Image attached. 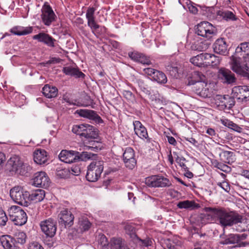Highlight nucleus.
Returning <instances> with one entry per match:
<instances>
[{
	"label": "nucleus",
	"mask_w": 249,
	"mask_h": 249,
	"mask_svg": "<svg viewBox=\"0 0 249 249\" xmlns=\"http://www.w3.org/2000/svg\"><path fill=\"white\" fill-rule=\"evenodd\" d=\"M1 244L5 249H17V246L15 244L12 236L5 235L0 238Z\"/></svg>",
	"instance_id": "30"
},
{
	"label": "nucleus",
	"mask_w": 249,
	"mask_h": 249,
	"mask_svg": "<svg viewBox=\"0 0 249 249\" xmlns=\"http://www.w3.org/2000/svg\"><path fill=\"white\" fill-rule=\"evenodd\" d=\"M205 53H200L190 59V62L194 65L199 67H205Z\"/></svg>",
	"instance_id": "35"
},
{
	"label": "nucleus",
	"mask_w": 249,
	"mask_h": 249,
	"mask_svg": "<svg viewBox=\"0 0 249 249\" xmlns=\"http://www.w3.org/2000/svg\"><path fill=\"white\" fill-rule=\"evenodd\" d=\"M78 225L81 231H86L90 228L91 223L87 217H83L79 218Z\"/></svg>",
	"instance_id": "42"
},
{
	"label": "nucleus",
	"mask_w": 249,
	"mask_h": 249,
	"mask_svg": "<svg viewBox=\"0 0 249 249\" xmlns=\"http://www.w3.org/2000/svg\"><path fill=\"white\" fill-rule=\"evenodd\" d=\"M135 134L142 139H147L148 135L146 128L139 121L133 122Z\"/></svg>",
	"instance_id": "27"
},
{
	"label": "nucleus",
	"mask_w": 249,
	"mask_h": 249,
	"mask_svg": "<svg viewBox=\"0 0 249 249\" xmlns=\"http://www.w3.org/2000/svg\"><path fill=\"white\" fill-rule=\"evenodd\" d=\"M74 215L67 209L62 210L57 216V220L60 228L67 229L73 224Z\"/></svg>",
	"instance_id": "9"
},
{
	"label": "nucleus",
	"mask_w": 249,
	"mask_h": 249,
	"mask_svg": "<svg viewBox=\"0 0 249 249\" xmlns=\"http://www.w3.org/2000/svg\"><path fill=\"white\" fill-rule=\"evenodd\" d=\"M216 14L227 21H236L237 19L235 12L233 10L229 11L226 9H222L217 11Z\"/></svg>",
	"instance_id": "28"
},
{
	"label": "nucleus",
	"mask_w": 249,
	"mask_h": 249,
	"mask_svg": "<svg viewBox=\"0 0 249 249\" xmlns=\"http://www.w3.org/2000/svg\"><path fill=\"white\" fill-rule=\"evenodd\" d=\"M46 151L44 149H37L34 153V161L38 164H45L47 161Z\"/></svg>",
	"instance_id": "29"
},
{
	"label": "nucleus",
	"mask_w": 249,
	"mask_h": 249,
	"mask_svg": "<svg viewBox=\"0 0 249 249\" xmlns=\"http://www.w3.org/2000/svg\"><path fill=\"white\" fill-rule=\"evenodd\" d=\"M123 95L127 100L133 101L135 99V96L132 92L129 90H124Z\"/></svg>",
	"instance_id": "57"
},
{
	"label": "nucleus",
	"mask_w": 249,
	"mask_h": 249,
	"mask_svg": "<svg viewBox=\"0 0 249 249\" xmlns=\"http://www.w3.org/2000/svg\"><path fill=\"white\" fill-rule=\"evenodd\" d=\"M195 33L198 36L210 39L215 33L214 28L208 21L201 22L195 27Z\"/></svg>",
	"instance_id": "8"
},
{
	"label": "nucleus",
	"mask_w": 249,
	"mask_h": 249,
	"mask_svg": "<svg viewBox=\"0 0 249 249\" xmlns=\"http://www.w3.org/2000/svg\"><path fill=\"white\" fill-rule=\"evenodd\" d=\"M7 220L8 218L5 212L2 210H0V226H5L6 224Z\"/></svg>",
	"instance_id": "54"
},
{
	"label": "nucleus",
	"mask_w": 249,
	"mask_h": 249,
	"mask_svg": "<svg viewBox=\"0 0 249 249\" xmlns=\"http://www.w3.org/2000/svg\"><path fill=\"white\" fill-rule=\"evenodd\" d=\"M15 244L18 246V245H23L26 241L27 235L23 231H18L15 232L14 237H12Z\"/></svg>",
	"instance_id": "37"
},
{
	"label": "nucleus",
	"mask_w": 249,
	"mask_h": 249,
	"mask_svg": "<svg viewBox=\"0 0 249 249\" xmlns=\"http://www.w3.org/2000/svg\"><path fill=\"white\" fill-rule=\"evenodd\" d=\"M41 18L42 22L47 26H50L56 18V16L47 2L44 4L41 9Z\"/></svg>",
	"instance_id": "13"
},
{
	"label": "nucleus",
	"mask_w": 249,
	"mask_h": 249,
	"mask_svg": "<svg viewBox=\"0 0 249 249\" xmlns=\"http://www.w3.org/2000/svg\"><path fill=\"white\" fill-rule=\"evenodd\" d=\"M188 85H195L194 90L196 93L203 98L210 97L211 93L205 76L199 71H195L188 80Z\"/></svg>",
	"instance_id": "2"
},
{
	"label": "nucleus",
	"mask_w": 249,
	"mask_h": 249,
	"mask_svg": "<svg viewBox=\"0 0 249 249\" xmlns=\"http://www.w3.org/2000/svg\"><path fill=\"white\" fill-rule=\"evenodd\" d=\"M249 55V42L241 43L236 48L234 55L230 57V60H233L236 57L241 58L243 56Z\"/></svg>",
	"instance_id": "24"
},
{
	"label": "nucleus",
	"mask_w": 249,
	"mask_h": 249,
	"mask_svg": "<svg viewBox=\"0 0 249 249\" xmlns=\"http://www.w3.org/2000/svg\"><path fill=\"white\" fill-rule=\"evenodd\" d=\"M10 219L15 224L22 226L25 224L27 220V216L25 211L20 207L12 206L9 210Z\"/></svg>",
	"instance_id": "7"
},
{
	"label": "nucleus",
	"mask_w": 249,
	"mask_h": 249,
	"mask_svg": "<svg viewBox=\"0 0 249 249\" xmlns=\"http://www.w3.org/2000/svg\"><path fill=\"white\" fill-rule=\"evenodd\" d=\"M185 159L183 157L179 158L178 157L176 160L177 162L179 163L180 167H181L182 168H183L185 171L187 170V169L188 168L186 165L185 164L184 161L185 160Z\"/></svg>",
	"instance_id": "59"
},
{
	"label": "nucleus",
	"mask_w": 249,
	"mask_h": 249,
	"mask_svg": "<svg viewBox=\"0 0 249 249\" xmlns=\"http://www.w3.org/2000/svg\"><path fill=\"white\" fill-rule=\"evenodd\" d=\"M104 162L97 160L92 161L88 167L86 178L89 181L95 182L98 180L104 170Z\"/></svg>",
	"instance_id": "6"
},
{
	"label": "nucleus",
	"mask_w": 249,
	"mask_h": 249,
	"mask_svg": "<svg viewBox=\"0 0 249 249\" xmlns=\"http://www.w3.org/2000/svg\"><path fill=\"white\" fill-rule=\"evenodd\" d=\"M143 71L145 74L152 77L153 78L157 70L152 68H147L144 69Z\"/></svg>",
	"instance_id": "58"
},
{
	"label": "nucleus",
	"mask_w": 249,
	"mask_h": 249,
	"mask_svg": "<svg viewBox=\"0 0 249 249\" xmlns=\"http://www.w3.org/2000/svg\"><path fill=\"white\" fill-rule=\"evenodd\" d=\"M231 70L241 77L249 80V55L230 60Z\"/></svg>",
	"instance_id": "3"
},
{
	"label": "nucleus",
	"mask_w": 249,
	"mask_h": 249,
	"mask_svg": "<svg viewBox=\"0 0 249 249\" xmlns=\"http://www.w3.org/2000/svg\"><path fill=\"white\" fill-rule=\"evenodd\" d=\"M99 243L103 247H107L109 244V242L106 237V236L102 234L101 235L100 239H99Z\"/></svg>",
	"instance_id": "56"
},
{
	"label": "nucleus",
	"mask_w": 249,
	"mask_h": 249,
	"mask_svg": "<svg viewBox=\"0 0 249 249\" xmlns=\"http://www.w3.org/2000/svg\"><path fill=\"white\" fill-rule=\"evenodd\" d=\"M75 114H78L80 117L94 121L97 124L104 123L103 119L97 114L95 111L87 109H77Z\"/></svg>",
	"instance_id": "19"
},
{
	"label": "nucleus",
	"mask_w": 249,
	"mask_h": 249,
	"mask_svg": "<svg viewBox=\"0 0 249 249\" xmlns=\"http://www.w3.org/2000/svg\"><path fill=\"white\" fill-rule=\"evenodd\" d=\"M110 243L111 249H129L127 246L122 243L121 238H113Z\"/></svg>",
	"instance_id": "39"
},
{
	"label": "nucleus",
	"mask_w": 249,
	"mask_h": 249,
	"mask_svg": "<svg viewBox=\"0 0 249 249\" xmlns=\"http://www.w3.org/2000/svg\"><path fill=\"white\" fill-rule=\"evenodd\" d=\"M78 152L75 151H70V153L68 157V160H67L66 163H71L73 162H76L78 161Z\"/></svg>",
	"instance_id": "46"
},
{
	"label": "nucleus",
	"mask_w": 249,
	"mask_h": 249,
	"mask_svg": "<svg viewBox=\"0 0 249 249\" xmlns=\"http://www.w3.org/2000/svg\"><path fill=\"white\" fill-rule=\"evenodd\" d=\"M61 61V59L59 58L56 57H53L51 58L49 60L46 62L47 64H57L59 63Z\"/></svg>",
	"instance_id": "62"
},
{
	"label": "nucleus",
	"mask_w": 249,
	"mask_h": 249,
	"mask_svg": "<svg viewBox=\"0 0 249 249\" xmlns=\"http://www.w3.org/2000/svg\"><path fill=\"white\" fill-rule=\"evenodd\" d=\"M20 157L18 155H13L7 160L5 165V171L9 176L17 174L20 165H22Z\"/></svg>",
	"instance_id": "12"
},
{
	"label": "nucleus",
	"mask_w": 249,
	"mask_h": 249,
	"mask_svg": "<svg viewBox=\"0 0 249 249\" xmlns=\"http://www.w3.org/2000/svg\"><path fill=\"white\" fill-rule=\"evenodd\" d=\"M70 153V151H68L66 150H62L58 156L59 159L61 161L66 163L67 160H68V157Z\"/></svg>",
	"instance_id": "53"
},
{
	"label": "nucleus",
	"mask_w": 249,
	"mask_h": 249,
	"mask_svg": "<svg viewBox=\"0 0 249 249\" xmlns=\"http://www.w3.org/2000/svg\"><path fill=\"white\" fill-rule=\"evenodd\" d=\"M214 167L225 173H229L231 170L230 166L222 162H216Z\"/></svg>",
	"instance_id": "47"
},
{
	"label": "nucleus",
	"mask_w": 249,
	"mask_h": 249,
	"mask_svg": "<svg viewBox=\"0 0 249 249\" xmlns=\"http://www.w3.org/2000/svg\"><path fill=\"white\" fill-rule=\"evenodd\" d=\"M228 45L224 38H220L216 40L213 45L214 53L223 55L228 53Z\"/></svg>",
	"instance_id": "22"
},
{
	"label": "nucleus",
	"mask_w": 249,
	"mask_h": 249,
	"mask_svg": "<svg viewBox=\"0 0 249 249\" xmlns=\"http://www.w3.org/2000/svg\"><path fill=\"white\" fill-rule=\"evenodd\" d=\"M188 8L189 11L194 14H196L198 12V9L196 6L193 4L188 5Z\"/></svg>",
	"instance_id": "61"
},
{
	"label": "nucleus",
	"mask_w": 249,
	"mask_h": 249,
	"mask_svg": "<svg viewBox=\"0 0 249 249\" xmlns=\"http://www.w3.org/2000/svg\"><path fill=\"white\" fill-rule=\"evenodd\" d=\"M207 213H201L200 218L202 224L217 223L225 228L242 223L243 216L235 211H229L223 207H205Z\"/></svg>",
	"instance_id": "1"
},
{
	"label": "nucleus",
	"mask_w": 249,
	"mask_h": 249,
	"mask_svg": "<svg viewBox=\"0 0 249 249\" xmlns=\"http://www.w3.org/2000/svg\"><path fill=\"white\" fill-rule=\"evenodd\" d=\"M21 164L22 165H20L17 174H19L22 176H28L29 174L31 173L32 170V167L28 164L24 163L23 161H22Z\"/></svg>",
	"instance_id": "41"
},
{
	"label": "nucleus",
	"mask_w": 249,
	"mask_h": 249,
	"mask_svg": "<svg viewBox=\"0 0 249 249\" xmlns=\"http://www.w3.org/2000/svg\"><path fill=\"white\" fill-rule=\"evenodd\" d=\"M33 39L42 42L50 47H54L56 40L50 35L44 32L39 33L33 36Z\"/></svg>",
	"instance_id": "23"
},
{
	"label": "nucleus",
	"mask_w": 249,
	"mask_h": 249,
	"mask_svg": "<svg viewBox=\"0 0 249 249\" xmlns=\"http://www.w3.org/2000/svg\"><path fill=\"white\" fill-rule=\"evenodd\" d=\"M225 145H220V146L215 148V151L218 153L221 160L231 164L235 161V154L232 152L224 150L222 148Z\"/></svg>",
	"instance_id": "20"
},
{
	"label": "nucleus",
	"mask_w": 249,
	"mask_h": 249,
	"mask_svg": "<svg viewBox=\"0 0 249 249\" xmlns=\"http://www.w3.org/2000/svg\"><path fill=\"white\" fill-rule=\"evenodd\" d=\"M210 43L205 41H202L198 43L196 46V50L200 52H203L206 51L209 47Z\"/></svg>",
	"instance_id": "48"
},
{
	"label": "nucleus",
	"mask_w": 249,
	"mask_h": 249,
	"mask_svg": "<svg viewBox=\"0 0 249 249\" xmlns=\"http://www.w3.org/2000/svg\"><path fill=\"white\" fill-rule=\"evenodd\" d=\"M71 131L73 133L79 135L81 138L97 139L99 137L98 129L87 124L73 125Z\"/></svg>",
	"instance_id": "4"
},
{
	"label": "nucleus",
	"mask_w": 249,
	"mask_h": 249,
	"mask_svg": "<svg viewBox=\"0 0 249 249\" xmlns=\"http://www.w3.org/2000/svg\"><path fill=\"white\" fill-rule=\"evenodd\" d=\"M45 196V192L42 189H36L32 191L30 194L29 202L33 201L35 203L40 202L43 200Z\"/></svg>",
	"instance_id": "31"
},
{
	"label": "nucleus",
	"mask_w": 249,
	"mask_h": 249,
	"mask_svg": "<svg viewBox=\"0 0 249 249\" xmlns=\"http://www.w3.org/2000/svg\"><path fill=\"white\" fill-rule=\"evenodd\" d=\"M152 80L157 82L160 84H164L167 82L166 75L163 72L158 70L156 72L152 78Z\"/></svg>",
	"instance_id": "40"
},
{
	"label": "nucleus",
	"mask_w": 249,
	"mask_h": 249,
	"mask_svg": "<svg viewBox=\"0 0 249 249\" xmlns=\"http://www.w3.org/2000/svg\"><path fill=\"white\" fill-rule=\"evenodd\" d=\"M222 185V188L226 192H228L230 190V187L228 182L226 181L222 182V183H220Z\"/></svg>",
	"instance_id": "63"
},
{
	"label": "nucleus",
	"mask_w": 249,
	"mask_h": 249,
	"mask_svg": "<svg viewBox=\"0 0 249 249\" xmlns=\"http://www.w3.org/2000/svg\"><path fill=\"white\" fill-rule=\"evenodd\" d=\"M91 142L92 143L91 146H87V149L89 150H91L94 151H98L99 150H101V147L100 146V143L101 142H99V141H91Z\"/></svg>",
	"instance_id": "51"
},
{
	"label": "nucleus",
	"mask_w": 249,
	"mask_h": 249,
	"mask_svg": "<svg viewBox=\"0 0 249 249\" xmlns=\"http://www.w3.org/2000/svg\"><path fill=\"white\" fill-rule=\"evenodd\" d=\"M218 78L225 84L233 85L236 82L235 74L229 69L225 68H220L218 72Z\"/></svg>",
	"instance_id": "15"
},
{
	"label": "nucleus",
	"mask_w": 249,
	"mask_h": 249,
	"mask_svg": "<svg viewBox=\"0 0 249 249\" xmlns=\"http://www.w3.org/2000/svg\"><path fill=\"white\" fill-rule=\"evenodd\" d=\"M167 138L168 142L170 144H171L174 146L176 145L177 142L176 140H175V139L173 137L167 136Z\"/></svg>",
	"instance_id": "64"
},
{
	"label": "nucleus",
	"mask_w": 249,
	"mask_h": 249,
	"mask_svg": "<svg viewBox=\"0 0 249 249\" xmlns=\"http://www.w3.org/2000/svg\"><path fill=\"white\" fill-rule=\"evenodd\" d=\"M78 161H84L89 159H94L96 157L97 155L88 152H82L80 153L78 152Z\"/></svg>",
	"instance_id": "43"
},
{
	"label": "nucleus",
	"mask_w": 249,
	"mask_h": 249,
	"mask_svg": "<svg viewBox=\"0 0 249 249\" xmlns=\"http://www.w3.org/2000/svg\"><path fill=\"white\" fill-rule=\"evenodd\" d=\"M81 167L80 165L77 163L74 164L70 167L69 170L70 172H71L72 175L74 176H78L81 172Z\"/></svg>",
	"instance_id": "52"
},
{
	"label": "nucleus",
	"mask_w": 249,
	"mask_h": 249,
	"mask_svg": "<svg viewBox=\"0 0 249 249\" xmlns=\"http://www.w3.org/2000/svg\"><path fill=\"white\" fill-rule=\"evenodd\" d=\"M95 10V8L89 7L88 8L86 14V17L88 20V25L90 27L93 33H94V32L100 27V25L96 23L95 20L94 16Z\"/></svg>",
	"instance_id": "21"
},
{
	"label": "nucleus",
	"mask_w": 249,
	"mask_h": 249,
	"mask_svg": "<svg viewBox=\"0 0 249 249\" xmlns=\"http://www.w3.org/2000/svg\"><path fill=\"white\" fill-rule=\"evenodd\" d=\"M239 242V237L236 234H231L229 237L221 242L222 244H235Z\"/></svg>",
	"instance_id": "45"
},
{
	"label": "nucleus",
	"mask_w": 249,
	"mask_h": 249,
	"mask_svg": "<svg viewBox=\"0 0 249 249\" xmlns=\"http://www.w3.org/2000/svg\"><path fill=\"white\" fill-rule=\"evenodd\" d=\"M205 61L206 66L208 65L212 67H217L220 62V59L213 54L205 53Z\"/></svg>",
	"instance_id": "34"
},
{
	"label": "nucleus",
	"mask_w": 249,
	"mask_h": 249,
	"mask_svg": "<svg viewBox=\"0 0 249 249\" xmlns=\"http://www.w3.org/2000/svg\"><path fill=\"white\" fill-rule=\"evenodd\" d=\"M42 93L46 98H54L57 95L58 89L54 86L45 85L42 88Z\"/></svg>",
	"instance_id": "33"
},
{
	"label": "nucleus",
	"mask_w": 249,
	"mask_h": 249,
	"mask_svg": "<svg viewBox=\"0 0 249 249\" xmlns=\"http://www.w3.org/2000/svg\"><path fill=\"white\" fill-rule=\"evenodd\" d=\"M145 184L150 187H166L172 184L170 180L161 176H152L145 178Z\"/></svg>",
	"instance_id": "11"
},
{
	"label": "nucleus",
	"mask_w": 249,
	"mask_h": 249,
	"mask_svg": "<svg viewBox=\"0 0 249 249\" xmlns=\"http://www.w3.org/2000/svg\"><path fill=\"white\" fill-rule=\"evenodd\" d=\"M177 206L179 209H190L191 210L199 207L198 204L194 201L185 200L179 201Z\"/></svg>",
	"instance_id": "36"
},
{
	"label": "nucleus",
	"mask_w": 249,
	"mask_h": 249,
	"mask_svg": "<svg viewBox=\"0 0 249 249\" xmlns=\"http://www.w3.org/2000/svg\"><path fill=\"white\" fill-rule=\"evenodd\" d=\"M123 161L126 168L133 169L136 166L137 161L135 158L134 150L131 147L126 148L123 155Z\"/></svg>",
	"instance_id": "18"
},
{
	"label": "nucleus",
	"mask_w": 249,
	"mask_h": 249,
	"mask_svg": "<svg viewBox=\"0 0 249 249\" xmlns=\"http://www.w3.org/2000/svg\"><path fill=\"white\" fill-rule=\"evenodd\" d=\"M234 98L242 102L249 101V86H239L234 87L232 90Z\"/></svg>",
	"instance_id": "16"
},
{
	"label": "nucleus",
	"mask_w": 249,
	"mask_h": 249,
	"mask_svg": "<svg viewBox=\"0 0 249 249\" xmlns=\"http://www.w3.org/2000/svg\"><path fill=\"white\" fill-rule=\"evenodd\" d=\"M11 198L17 204L27 207L30 204V193L25 191L22 187L15 186L10 191Z\"/></svg>",
	"instance_id": "5"
},
{
	"label": "nucleus",
	"mask_w": 249,
	"mask_h": 249,
	"mask_svg": "<svg viewBox=\"0 0 249 249\" xmlns=\"http://www.w3.org/2000/svg\"><path fill=\"white\" fill-rule=\"evenodd\" d=\"M128 56L132 60L142 64L149 65L151 64L149 57L137 52L129 53Z\"/></svg>",
	"instance_id": "26"
},
{
	"label": "nucleus",
	"mask_w": 249,
	"mask_h": 249,
	"mask_svg": "<svg viewBox=\"0 0 249 249\" xmlns=\"http://www.w3.org/2000/svg\"><path fill=\"white\" fill-rule=\"evenodd\" d=\"M33 27L22 26H15L11 29L10 32L14 35L17 36H24L29 34L33 32Z\"/></svg>",
	"instance_id": "32"
},
{
	"label": "nucleus",
	"mask_w": 249,
	"mask_h": 249,
	"mask_svg": "<svg viewBox=\"0 0 249 249\" xmlns=\"http://www.w3.org/2000/svg\"><path fill=\"white\" fill-rule=\"evenodd\" d=\"M137 83L141 91L145 94L150 95L151 94L150 91L148 89L147 86L144 84V81L142 80L139 79L137 80Z\"/></svg>",
	"instance_id": "49"
},
{
	"label": "nucleus",
	"mask_w": 249,
	"mask_h": 249,
	"mask_svg": "<svg viewBox=\"0 0 249 249\" xmlns=\"http://www.w3.org/2000/svg\"><path fill=\"white\" fill-rule=\"evenodd\" d=\"M62 72L66 75L73 77L75 78L84 79L85 74L80 71L77 67L68 66L63 68Z\"/></svg>",
	"instance_id": "25"
},
{
	"label": "nucleus",
	"mask_w": 249,
	"mask_h": 249,
	"mask_svg": "<svg viewBox=\"0 0 249 249\" xmlns=\"http://www.w3.org/2000/svg\"><path fill=\"white\" fill-rule=\"evenodd\" d=\"M221 123L225 125V126H227L229 128L233 129L237 132H240L241 128L237 124L233 123L232 122L228 120H221Z\"/></svg>",
	"instance_id": "44"
},
{
	"label": "nucleus",
	"mask_w": 249,
	"mask_h": 249,
	"mask_svg": "<svg viewBox=\"0 0 249 249\" xmlns=\"http://www.w3.org/2000/svg\"><path fill=\"white\" fill-rule=\"evenodd\" d=\"M234 97L228 95H217L216 104L220 110L231 109L235 105Z\"/></svg>",
	"instance_id": "14"
},
{
	"label": "nucleus",
	"mask_w": 249,
	"mask_h": 249,
	"mask_svg": "<svg viewBox=\"0 0 249 249\" xmlns=\"http://www.w3.org/2000/svg\"><path fill=\"white\" fill-rule=\"evenodd\" d=\"M124 229L125 230V233L129 235L131 238H138V237L136 234V230L134 224L127 223L124 224Z\"/></svg>",
	"instance_id": "38"
},
{
	"label": "nucleus",
	"mask_w": 249,
	"mask_h": 249,
	"mask_svg": "<svg viewBox=\"0 0 249 249\" xmlns=\"http://www.w3.org/2000/svg\"><path fill=\"white\" fill-rule=\"evenodd\" d=\"M50 180L45 172H38L34 174L33 184L38 187L47 188L49 186Z\"/></svg>",
	"instance_id": "17"
},
{
	"label": "nucleus",
	"mask_w": 249,
	"mask_h": 249,
	"mask_svg": "<svg viewBox=\"0 0 249 249\" xmlns=\"http://www.w3.org/2000/svg\"><path fill=\"white\" fill-rule=\"evenodd\" d=\"M166 70L169 71L170 74L176 78L178 76V68L177 67L173 66L171 65H168L166 66Z\"/></svg>",
	"instance_id": "50"
},
{
	"label": "nucleus",
	"mask_w": 249,
	"mask_h": 249,
	"mask_svg": "<svg viewBox=\"0 0 249 249\" xmlns=\"http://www.w3.org/2000/svg\"><path fill=\"white\" fill-rule=\"evenodd\" d=\"M28 249H44V248L37 242H32L28 245Z\"/></svg>",
	"instance_id": "60"
},
{
	"label": "nucleus",
	"mask_w": 249,
	"mask_h": 249,
	"mask_svg": "<svg viewBox=\"0 0 249 249\" xmlns=\"http://www.w3.org/2000/svg\"><path fill=\"white\" fill-rule=\"evenodd\" d=\"M137 239L141 242V245L142 246L149 247L151 246L153 244L152 239L149 238H146L144 239H141L138 237Z\"/></svg>",
	"instance_id": "55"
},
{
	"label": "nucleus",
	"mask_w": 249,
	"mask_h": 249,
	"mask_svg": "<svg viewBox=\"0 0 249 249\" xmlns=\"http://www.w3.org/2000/svg\"><path fill=\"white\" fill-rule=\"evenodd\" d=\"M40 226L42 231L46 237L52 238L56 234L57 222L53 218H49L40 222Z\"/></svg>",
	"instance_id": "10"
}]
</instances>
